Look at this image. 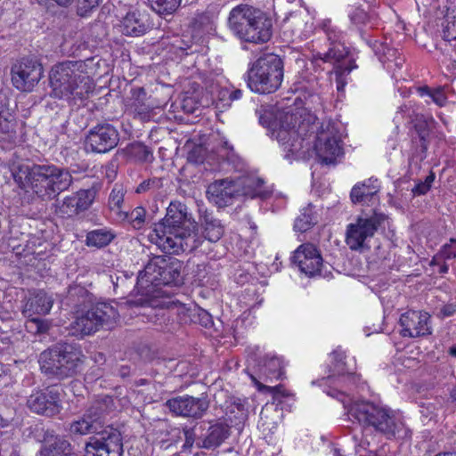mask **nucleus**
<instances>
[{"label":"nucleus","mask_w":456,"mask_h":456,"mask_svg":"<svg viewBox=\"0 0 456 456\" xmlns=\"http://www.w3.org/2000/svg\"><path fill=\"white\" fill-rule=\"evenodd\" d=\"M114 402L105 395L95 400L77 419L73 420L69 431L74 436L95 434L86 444L85 456H122L123 443L120 432L106 424Z\"/></svg>","instance_id":"1"},{"label":"nucleus","mask_w":456,"mask_h":456,"mask_svg":"<svg viewBox=\"0 0 456 456\" xmlns=\"http://www.w3.org/2000/svg\"><path fill=\"white\" fill-rule=\"evenodd\" d=\"M152 232L151 240L166 253L191 251L200 245L198 224L180 201L170 202L165 217L154 224Z\"/></svg>","instance_id":"2"},{"label":"nucleus","mask_w":456,"mask_h":456,"mask_svg":"<svg viewBox=\"0 0 456 456\" xmlns=\"http://www.w3.org/2000/svg\"><path fill=\"white\" fill-rule=\"evenodd\" d=\"M66 305L77 309V314L71 322L70 333L78 338L92 335L101 329L110 330L119 314L109 302L94 303V296L85 287L73 284L68 288Z\"/></svg>","instance_id":"3"},{"label":"nucleus","mask_w":456,"mask_h":456,"mask_svg":"<svg viewBox=\"0 0 456 456\" xmlns=\"http://www.w3.org/2000/svg\"><path fill=\"white\" fill-rule=\"evenodd\" d=\"M85 359L80 346L59 341L40 354L38 362L42 372L46 376L64 379L79 373Z\"/></svg>","instance_id":"4"},{"label":"nucleus","mask_w":456,"mask_h":456,"mask_svg":"<svg viewBox=\"0 0 456 456\" xmlns=\"http://www.w3.org/2000/svg\"><path fill=\"white\" fill-rule=\"evenodd\" d=\"M77 61H64L55 65L50 74L53 94L61 98L84 99L93 92L94 86L88 76L80 69Z\"/></svg>","instance_id":"5"},{"label":"nucleus","mask_w":456,"mask_h":456,"mask_svg":"<svg viewBox=\"0 0 456 456\" xmlns=\"http://www.w3.org/2000/svg\"><path fill=\"white\" fill-rule=\"evenodd\" d=\"M283 77L282 59L273 53H264L250 64L247 72V85L252 92L272 94L281 87Z\"/></svg>","instance_id":"6"},{"label":"nucleus","mask_w":456,"mask_h":456,"mask_svg":"<svg viewBox=\"0 0 456 456\" xmlns=\"http://www.w3.org/2000/svg\"><path fill=\"white\" fill-rule=\"evenodd\" d=\"M154 256L138 273V284L144 289L150 288L153 294L161 285H180L183 283L182 269L183 263L173 254Z\"/></svg>","instance_id":"7"},{"label":"nucleus","mask_w":456,"mask_h":456,"mask_svg":"<svg viewBox=\"0 0 456 456\" xmlns=\"http://www.w3.org/2000/svg\"><path fill=\"white\" fill-rule=\"evenodd\" d=\"M348 413L363 427H373L387 436H395L403 429V422L393 411L369 401L354 403Z\"/></svg>","instance_id":"8"},{"label":"nucleus","mask_w":456,"mask_h":456,"mask_svg":"<svg viewBox=\"0 0 456 456\" xmlns=\"http://www.w3.org/2000/svg\"><path fill=\"white\" fill-rule=\"evenodd\" d=\"M73 177L67 168L53 164H34L31 191L42 200L54 199L72 184Z\"/></svg>","instance_id":"9"},{"label":"nucleus","mask_w":456,"mask_h":456,"mask_svg":"<svg viewBox=\"0 0 456 456\" xmlns=\"http://www.w3.org/2000/svg\"><path fill=\"white\" fill-rule=\"evenodd\" d=\"M399 118L405 119L407 124H413V127L410 131L413 151L412 159L422 161L427 157L429 144L430 129L428 120L423 115L416 112L411 102L398 108L395 119L398 120Z\"/></svg>","instance_id":"10"},{"label":"nucleus","mask_w":456,"mask_h":456,"mask_svg":"<svg viewBox=\"0 0 456 456\" xmlns=\"http://www.w3.org/2000/svg\"><path fill=\"white\" fill-rule=\"evenodd\" d=\"M387 220L383 213L360 216L346 227V242L352 250H369V241Z\"/></svg>","instance_id":"11"},{"label":"nucleus","mask_w":456,"mask_h":456,"mask_svg":"<svg viewBox=\"0 0 456 456\" xmlns=\"http://www.w3.org/2000/svg\"><path fill=\"white\" fill-rule=\"evenodd\" d=\"M42 64L31 56L15 60L10 70L12 86L20 92L30 93L43 77Z\"/></svg>","instance_id":"12"},{"label":"nucleus","mask_w":456,"mask_h":456,"mask_svg":"<svg viewBox=\"0 0 456 456\" xmlns=\"http://www.w3.org/2000/svg\"><path fill=\"white\" fill-rule=\"evenodd\" d=\"M338 130L329 121L322 124L317 133L314 151L322 164L335 165L337 157L343 154Z\"/></svg>","instance_id":"13"},{"label":"nucleus","mask_w":456,"mask_h":456,"mask_svg":"<svg viewBox=\"0 0 456 456\" xmlns=\"http://www.w3.org/2000/svg\"><path fill=\"white\" fill-rule=\"evenodd\" d=\"M332 355L335 363L331 370L332 374L327 377V383L338 385L339 388L330 387L327 391V395L337 398L346 408L347 404L350 403L351 398L346 391H342L341 389L351 383L355 384L357 377L355 373L350 372L346 369V363L344 362L346 355L342 350L337 349L333 351Z\"/></svg>","instance_id":"14"},{"label":"nucleus","mask_w":456,"mask_h":456,"mask_svg":"<svg viewBox=\"0 0 456 456\" xmlns=\"http://www.w3.org/2000/svg\"><path fill=\"white\" fill-rule=\"evenodd\" d=\"M297 117L292 113H286L281 117L278 126L273 130V135L284 147V151L296 154L304 147V125L296 128Z\"/></svg>","instance_id":"15"},{"label":"nucleus","mask_w":456,"mask_h":456,"mask_svg":"<svg viewBox=\"0 0 456 456\" xmlns=\"http://www.w3.org/2000/svg\"><path fill=\"white\" fill-rule=\"evenodd\" d=\"M232 28H272L271 16L249 4H239L232 9L228 17Z\"/></svg>","instance_id":"16"},{"label":"nucleus","mask_w":456,"mask_h":456,"mask_svg":"<svg viewBox=\"0 0 456 456\" xmlns=\"http://www.w3.org/2000/svg\"><path fill=\"white\" fill-rule=\"evenodd\" d=\"M119 142L118 130L109 123L97 124L92 127L86 137L87 151L94 153H106L114 149Z\"/></svg>","instance_id":"17"},{"label":"nucleus","mask_w":456,"mask_h":456,"mask_svg":"<svg viewBox=\"0 0 456 456\" xmlns=\"http://www.w3.org/2000/svg\"><path fill=\"white\" fill-rule=\"evenodd\" d=\"M165 406L175 416L198 419L202 418L208 411L209 400L204 395L200 397L186 395L168 399Z\"/></svg>","instance_id":"18"},{"label":"nucleus","mask_w":456,"mask_h":456,"mask_svg":"<svg viewBox=\"0 0 456 456\" xmlns=\"http://www.w3.org/2000/svg\"><path fill=\"white\" fill-rule=\"evenodd\" d=\"M27 405L35 413L53 417L61 409L59 389L52 386L36 391L28 398Z\"/></svg>","instance_id":"19"},{"label":"nucleus","mask_w":456,"mask_h":456,"mask_svg":"<svg viewBox=\"0 0 456 456\" xmlns=\"http://www.w3.org/2000/svg\"><path fill=\"white\" fill-rule=\"evenodd\" d=\"M292 262L308 277L320 275L323 265L320 251L312 243L300 245L294 252Z\"/></svg>","instance_id":"20"},{"label":"nucleus","mask_w":456,"mask_h":456,"mask_svg":"<svg viewBox=\"0 0 456 456\" xmlns=\"http://www.w3.org/2000/svg\"><path fill=\"white\" fill-rule=\"evenodd\" d=\"M430 315L426 312L408 311L403 314L399 322L403 337L418 338L431 334Z\"/></svg>","instance_id":"21"},{"label":"nucleus","mask_w":456,"mask_h":456,"mask_svg":"<svg viewBox=\"0 0 456 456\" xmlns=\"http://www.w3.org/2000/svg\"><path fill=\"white\" fill-rule=\"evenodd\" d=\"M207 193L210 201L218 208H224L240 197V184L228 179L215 181L208 185Z\"/></svg>","instance_id":"22"},{"label":"nucleus","mask_w":456,"mask_h":456,"mask_svg":"<svg viewBox=\"0 0 456 456\" xmlns=\"http://www.w3.org/2000/svg\"><path fill=\"white\" fill-rule=\"evenodd\" d=\"M44 445L37 456H67L71 453V445L64 437L56 436L53 430L41 428Z\"/></svg>","instance_id":"23"},{"label":"nucleus","mask_w":456,"mask_h":456,"mask_svg":"<svg viewBox=\"0 0 456 456\" xmlns=\"http://www.w3.org/2000/svg\"><path fill=\"white\" fill-rule=\"evenodd\" d=\"M53 304L52 297L44 290H37L30 294L22 306V314L30 318L35 314H46Z\"/></svg>","instance_id":"24"},{"label":"nucleus","mask_w":456,"mask_h":456,"mask_svg":"<svg viewBox=\"0 0 456 456\" xmlns=\"http://www.w3.org/2000/svg\"><path fill=\"white\" fill-rule=\"evenodd\" d=\"M112 283L115 293L120 297L137 294L146 297L153 296V290L148 287L145 289L141 288L138 284V276L134 279L133 274L128 275L126 273H122L120 275L116 276L115 281L112 280Z\"/></svg>","instance_id":"25"},{"label":"nucleus","mask_w":456,"mask_h":456,"mask_svg":"<svg viewBox=\"0 0 456 456\" xmlns=\"http://www.w3.org/2000/svg\"><path fill=\"white\" fill-rule=\"evenodd\" d=\"M379 191L377 179H369L363 183H356L351 190L350 199L354 204H373Z\"/></svg>","instance_id":"26"},{"label":"nucleus","mask_w":456,"mask_h":456,"mask_svg":"<svg viewBox=\"0 0 456 456\" xmlns=\"http://www.w3.org/2000/svg\"><path fill=\"white\" fill-rule=\"evenodd\" d=\"M387 40V36L385 35L384 40L370 39L368 43L381 62L393 63L396 68H401L404 61L403 58L397 56V50L394 47H391ZM388 68H392V65L388 64Z\"/></svg>","instance_id":"27"},{"label":"nucleus","mask_w":456,"mask_h":456,"mask_svg":"<svg viewBox=\"0 0 456 456\" xmlns=\"http://www.w3.org/2000/svg\"><path fill=\"white\" fill-rule=\"evenodd\" d=\"M237 184H240V196L253 198L265 199L270 195V192L265 187L263 179L256 176H247L240 178Z\"/></svg>","instance_id":"28"},{"label":"nucleus","mask_w":456,"mask_h":456,"mask_svg":"<svg viewBox=\"0 0 456 456\" xmlns=\"http://www.w3.org/2000/svg\"><path fill=\"white\" fill-rule=\"evenodd\" d=\"M118 20L115 26L124 28H142L148 27V17L135 9L119 10L115 14Z\"/></svg>","instance_id":"29"},{"label":"nucleus","mask_w":456,"mask_h":456,"mask_svg":"<svg viewBox=\"0 0 456 456\" xmlns=\"http://www.w3.org/2000/svg\"><path fill=\"white\" fill-rule=\"evenodd\" d=\"M229 436L230 427L227 424L217 422L208 428L201 447L215 449L220 446Z\"/></svg>","instance_id":"30"},{"label":"nucleus","mask_w":456,"mask_h":456,"mask_svg":"<svg viewBox=\"0 0 456 456\" xmlns=\"http://www.w3.org/2000/svg\"><path fill=\"white\" fill-rule=\"evenodd\" d=\"M203 234L206 240L210 242L218 241L224 235V228L221 221L216 218L211 213L201 216Z\"/></svg>","instance_id":"31"},{"label":"nucleus","mask_w":456,"mask_h":456,"mask_svg":"<svg viewBox=\"0 0 456 456\" xmlns=\"http://www.w3.org/2000/svg\"><path fill=\"white\" fill-rule=\"evenodd\" d=\"M328 40L330 41L329 50L321 57L324 61H340L345 56L347 55L348 50L340 42H338V36L336 30H327Z\"/></svg>","instance_id":"32"},{"label":"nucleus","mask_w":456,"mask_h":456,"mask_svg":"<svg viewBox=\"0 0 456 456\" xmlns=\"http://www.w3.org/2000/svg\"><path fill=\"white\" fill-rule=\"evenodd\" d=\"M115 238L116 234L111 229H95L86 233V244L88 247L102 248L110 244Z\"/></svg>","instance_id":"33"},{"label":"nucleus","mask_w":456,"mask_h":456,"mask_svg":"<svg viewBox=\"0 0 456 456\" xmlns=\"http://www.w3.org/2000/svg\"><path fill=\"white\" fill-rule=\"evenodd\" d=\"M33 169L34 164L31 166L26 164H13L11 167V173L14 182L20 189L26 191H28L30 188Z\"/></svg>","instance_id":"34"},{"label":"nucleus","mask_w":456,"mask_h":456,"mask_svg":"<svg viewBox=\"0 0 456 456\" xmlns=\"http://www.w3.org/2000/svg\"><path fill=\"white\" fill-rule=\"evenodd\" d=\"M226 415L232 423L235 425L241 423L248 418V410L244 399L232 397L230 404L226 407Z\"/></svg>","instance_id":"35"},{"label":"nucleus","mask_w":456,"mask_h":456,"mask_svg":"<svg viewBox=\"0 0 456 456\" xmlns=\"http://www.w3.org/2000/svg\"><path fill=\"white\" fill-rule=\"evenodd\" d=\"M317 223V215L314 210V206L308 204L307 207L301 210L300 215L297 217L294 229L297 232H305L314 227Z\"/></svg>","instance_id":"36"},{"label":"nucleus","mask_w":456,"mask_h":456,"mask_svg":"<svg viewBox=\"0 0 456 456\" xmlns=\"http://www.w3.org/2000/svg\"><path fill=\"white\" fill-rule=\"evenodd\" d=\"M16 126L15 118L7 110H0V133L5 135L4 139L16 143L18 139Z\"/></svg>","instance_id":"37"},{"label":"nucleus","mask_w":456,"mask_h":456,"mask_svg":"<svg viewBox=\"0 0 456 456\" xmlns=\"http://www.w3.org/2000/svg\"><path fill=\"white\" fill-rule=\"evenodd\" d=\"M163 187V179L157 176L142 180L135 188L136 194L155 197Z\"/></svg>","instance_id":"38"},{"label":"nucleus","mask_w":456,"mask_h":456,"mask_svg":"<svg viewBox=\"0 0 456 456\" xmlns=\"http://www.w3.org/2000/svg\"><path fill=\"white\" fill-rule=\"evenodd\" d=\"M127 152L135 161L141 163H151L154 160L151 149L142 142H137L131 143L127 147Z\"/></svg>","instance_id":"39"},{"label":"nucleus","mask_w":456,"mask_h":456,"mask_svg":"<svg viewBox=\"0 0 456 456\" xmlns=\"http://www.w3.org/2000/svg\"><path fill=\"white\" fill-rule=\"evenodd\" d=\"M239 38L255 45L268 42L272 37L271 30H235Z\"/></svg>","instance_id":"40"},{"label":"nucleus","mask_w":456,"mask_h":456,"mask_svg":"<svg viewBox=\"0 0 456 456\" xmlns=\"http://www.w3.org/2000/svg\"><path fill=\"white\" fill-rule=\"evenodd\" d=\"M218 14L214 11L207 10L205 12H197L191 20L192 28H205L216 26Z\"/></svg>","instance_id":"41"},{"label":"nucleus","mask_w":456,"mask_h":456,"mask_svg":"<svg viewBox=\"0 0 456 456\" xmlns=\"http://www.w3.org/2000/svg\"><path fill=\"white\" fill-rule=\"evenodd\" d=\"M125 193L123 185L116 183L109 196L108 204L110 209L115 211L119 216L125 212L123 210Z\"/></svg>","instance_id":"42"},{"label":"nucleus","mask_w":456,"mask_h":456,"mask_svg":"<svg viewBox=\"0 0 456 456\" xmlns=\"http://www.w3.org/2000/svg\"><path fill=\"white\" fill-rule=\"evenodd\" d=\"M96 193L97 191L94 187L86 190L78 191L77 194L74 196L76 199L77 208H78L80 212L88 209L90 206L93 204Z\"/></svg>","instance_id":"43"},{"label":"nucleus","mask_w":456,"mask_h":456,"mask_svg":"<svg viewBox=\"0 0 456 456\" xmlns=\"http://www.w3.org/2000/svg\"><path fill=\"white\" fill-rule=\"evenodd\" d=\"M357 66L350 61L346 64H341L335 68L334 69V75H335V81L337 86V90L338 92L344 91V88L347 83L346 77L350 74V72L355 69Z\"/></svg>","instance_id":"44"},{"label":"nucleus","mask_w":456,"mask_h":456,"mask_svg":"<svg viewBox=\"0 0 456 456\" xmlns=\"http://www.w3.org/2000/svg\"><path fill=\"white\" fill-rule=\"evenodd\" d=\"M456 257V239H450L433 257L432 263L440 264Z\"/></svg>","instance_id":"45"},{"label":"nucleus","mask_w":456,"mask_h":456,"mask_svg":"<svg viewBox=\"0 0 456 456\" xmlns=\"http://www.w3.org/2000/svg\"><path fill=\"white\" fill-rule=\"evenodd\" d=\"M151 8L159 14H172L180 5L181 0H149Z\"/></svg>","instance_id":"46"},{"label":"nucleus","mask_w":456,"mask_h":456,"mask_svg":"<svg viewBox=\"0 0 456 456\" xmlns=\"http://www.w3.org/2000/svg\"><path fill=\"white\" fill-rule=\"evenodd\" d=\"M122 215L135 229H142L146 223V210L142 207H136L131 212L125 211Z\"/></svg>","instance_id":"47"},{"label":"nucleus","mask_w":456,"mask_h":456,"mask_svg":"<svg viewBox=\"0 0 456 456\" xmlns=\"http://www.w3.org/2000/svg\"><path fill=\"white\" fill-rule=\"evenodd\" d=\"M56 213L61 217H70L80 213L76 206L74 196L66 197L61 204L57 206Z\"/></svg>","instance_id":"48"},{"label":"nucleus","mask_w":456,"mask_h":456,"mask_svg":"<svg viewBox=\"0 0 456 456\" xmlns=\"http://www.w3.org/2000/svg\"><path fill=\"white\" fill-rule=\"evenodd\" d=\"M418 92L421 96L428 95L432 99V101L440 107L444 106L447 102L444 87H437L432 90L426 86L419 87Z\"/></svg>","instance_id":"49"},{"label":"nucleus","mask_w":456,"mask_h":456,"mask_svg":"<svg viewBox=\"0 0 456 456\" xmlns=\"http://www.w3.org/2000/svg\"><path fill=\"white\" fill-rule=\"evenodd\" d=\"M265 368L272 378L280 379L283 374L282 362L279 357H267L265 362Z\"/></svg>","instance_id":"50"},{"label":"nucleus","mask_w":456,"mask_h":456,"mask_svg":"<svg viewBox=\"0 0 456 456\" xmlns=\"http://www.w3.org/2000/svg\"><path fill=\"white\" fill-rule=\"evenodd\" d=\"M193 323H199L202 327L208 328L213 325V319L211 314L206 310L200 307H193V312H191Z\"/></svg>","instance_id":"51"},{"label":"nucleus","mask_w":456,"mask_h":456,"mask_svg":"<svg viewBox=\"0 0 456 456\" xmlns=\"http://www.w3.org/2000/svg\"><path fill=\"white\" fill-rule=\"evenodd\" d=\"M171 310L175 311L180 323L188 324L191 322V312H193V308L186 307L185 305L181 303H173Z\"/></svg>","instance_id":"52"},{"label":"nucleus","mask_w":456,"mask_h":456,"mask_svg":"<svg viewBox=\"0 0 456 456\" xmlns=\"http://www.w3.org/2000/svg\"><path fill=\"white\" fill-rule=\"evenodd\" d=\"M0 332L21 337L20 324L13 318L0 320Z\"/></svg>","instance_id":"53"},{"label":"nucleus","mask_w":456,"mask_h":456,"mask_svg":"<svg viewBox=\"0 0 456 456\" xmlns=\"http://www.w3.org/2000/svg\"><path fill=\"white\" fill-rule=\"evenodd\" d=\"M102 0H79L77 6V15L86 17L88 12L97 7Z\"/></svg>","instance_id":"54"},{"label":"nucleus","mask_w":456,"mask_h":456,"mask_svg":"<svg viewBox=\"0 0 456 456\" xmlns=\"http://www.w3.org/2000/svg\"><path fill=\"white\" fill-rule=\"evenodd\" d=\"M440 23H436V26H441L443 28H456V13L454 11H446V13L439 19Z\"/></svg>","instance_id":"55"},{"label":"nucleus","mask_w":456,"mask_h":456,"mask_svg":"<svg viewBox=\"0 0 456 456\" xmlns=\"http://www.w3.org/2000/svg\"><path fill=\"white\" fill-rule=\"evenodd\" d=\"M21 337L0 332V352L8 349L12 344L19 341Z\"/></svg>","instance_id":"56"},{"label":"nucleus","mask_w":456,"mask_h":456,"mask_svg":"<svg viewBox=\"0 0 456 456\" xmlns=\"http://www.w3.org/2000/svg\"><path fill=\"white\" fill-rule=\"evenodd\" d=\"M13 314H15V310L10 300L0 303V320L13 318Z\"/></svg>","instance_id":"57"},{"label":"nucleus","mask_w":456,"mask_h":456,"mask_svg":"<svg viewBox=\"0 0 456 456\" xmlns=\"http://www.w3.org/2000/svg\"><path fill=\"white\" fill-rule=\"evenodd\" d=\"M188 159L193 163H202L205 159V150L201 146L194 147L188 154Z\"/></svg>","instance_id":"58"},{"label":"nucleus","mask_w":456,"mask_h":456,"mask_svg":"<svg viewBox=\"0 0 456 456\" xmlns=\"http://www.w3.org/2000/svg\"><path fill=\"white\" fill-rule=\"evenodd\" d=\"M251 379L259 392L275 395L280 391L281 387H279V386H275V387L265 386V385L262 384L261 382H259L255 377L252 376Z\"/></svg>","instance_id":"59"},{"label":"nucleus","mask_w":456,"mask_h":456,"mask_svg":"<svg viewBox=\"0 0 456 456\" xmlns=\"http://www.w3.org/2000/svg\"><path fill=\"white\" fill-rule=\"evenodd\" d=\"M191 31L192 30H185L184 33L182 34V44L178 45L179 48L186 50L192 45L193 36L191 35Z\"/></svg>","instance_id":"60"},{"label":"nucleus","mask_w":456,"mask_h":456,"mask_svg":"<svg viewBox=\"0 0 456 456\" xmlns=\"http://www.w3.org/2000/svg\"><path fill=\"white\" fill-rule=\"evenodd\" d=\"M37 327L36 330V334H46L50 328H51V322L48 320L42 319L39 317H36Z\"/></svg>","instance_id":"61"},{"label":"nucleus","mask_w":456,"mask_h":456,"mask_svg":"<svg viewBox=\"0 0 456 456\" xmlns=\"http://www.w3.org/2000/svg\"><path fill=\"white\" fill-rule=\"evenodd\" d=\"M435 411L436 407L433 404L429 403L427 406L421 405L419 412L421 416L424 417L425 419H433L434 416H436Z\"/></svg>","instance_id":"62"},{"label":"nucleus","mask_w":456,"mask_h":456,"mask_svg":"<svg viewBox=\"0 0 456 456\" xmlns=\"http://www.w3.org/2000/svg\"><path fill=\"white\" fill-rule=\"evenodd\" d=\"M436 37H441L444 41L451 43L456 40V30H436Z\"/></svg>","instance_id":"63"},{"label":"nucleus","mask_w":456,"mask_h":456,"mask_svg":"<svg viewBox=\"0 0 456 456\" xmlns=\"http://www.w3.org/2000/svg\"><path fill=\"white\" fill-rule=\"evenodd\" d=\"M218 101L223 102V107L230 106V90L227 88H222L218 91L217 94Z\"/></svg>","instance_id":"64"}]
</instances>
